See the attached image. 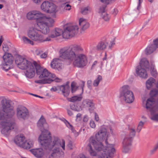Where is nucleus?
I'll use <instances>...</instances> for the list:
<instances>
[{
    "instance_id": "nucleus-1",
    "label": "nucleus",
    "mask_w": 158,
    "mask_h": 158,
    "mask_svg": "<svg viewBox=\"0 0 158 158\" xmlns=\"http://www.w3.org/2000/svg\"><path fill=\"white\" fill-rule=\"evenodd\" d=\"M46 123V120L43 116H41L38 121L37 125L42 131L39 138V140L42 147L44 149L52 150L50 158H58L60 157V148L61 147L63 150L65 149V142L64 139L61 140L57 137H54L51 141V134L47 131L44 130V124Z\"/></svg>"
},
{
    "instance_id": "nucleus-2",
    "label": "nucleus",
    "mask_w": 158,
    "mask_h": 158,
    "mask_svg": "<svg viewBox=\"0 0 158 158\" xmlns=\"http://www.w3.org/2000/svg\"><path fill=\"white\" fill-rule=\"evenodd\" d=\"M83 51V49L80 45L74 44L69 48L61 49L59 51V56L61 58L72 61L74 67L83 68L88 63L86 56L82 53Z\"/></svg>"
},
{
    "instance_id": "nucleus-3",
    "label": "nucleus",
    "mask_w": 158,
    "mask_h": 158,
    "mask_svg": "<svg viewBox=\"0 0 158 158\" xmlns=\"http://www.w3.org/2000/svg\"><path fill=\"white\" fill-rule=\"evenodd\" d=\"M1 103L2 110L0 111V127L2 133L7 135L9 131L15 127L14 121L11 118L15 112L13 107L5 98L2 100Z\"/></svg>"
},
{
    "instance_id": "nucleus-4",
    "label": "nucleus",
    "mask_w": 158,
    "mask_h": 158,
    "mask_svg": "<svg viewBox=\"0 0 158 158\" xmlns=\"http://www.w3.org/2000/svg\"><path fill=\"white\" fill-rule=\"evenodd\" d=\"M27 35L30 39L27 37H23V40L24 43L30 44L32 45L34 44L33 41L39 42H45V38L41 34L39 29L35 26L30 27L27 31Z\"/></svg>"
},
{
    "instance_id": "nucleus-5",
    "label": "nucleus",
    "mask_w": 158,
    "mask_h": 158,
    "mask_svg": "<svg viewBox=\"0 0 158 158\" xmlns=\"http://www.w3.org/2000/svg\"><path fill=\"white\" fill-rule=\"evenodd\" d=\"M36 74L39 75L40 78L42 80L35 81V82L39 84L50 83L54 80H56V76L49 72L46 69H43L40 65L35 66Z\"/></svg>"
},
{
    "instance_id": "nucleus-6",
    "label": "nucleus",
    "mask_w": 158,
    "mask_h": 158,
    "mask_svg": "<svg viewBox=\"0 0 158 158\" xmlns=\"http://www.w3.org/2000/svg\"><path fill=\"white\" fill-rule=\"evenodd\" d=\"M101 141H96L94 139V137L90 138L89 140V143L88 144L87 149L91 156H96L97 155L96 152L92 148V146L94 148V149L98 152H100L101 153V154H99L98 156L100 155H105L104 152L103 151H106V149L107 148V146L108 145H113L112 144H108L107 140V139L106 140L105 142L106 144V146L105 148H104L103 145Z\"/></svg>"
},
{
    "instance_id": "nucleus-7",
    "label": "nucleus",
    "mask_w": 158,
    "mask_h": 158,
    "mask_svg": "<svg viewBox=\"0 0 158 158\" xmlns=\"http://www.w3.org/2000/svg\"><path fill=\"white\" fill-rule=\"evenodd\" d=\"M54 20L50 17L44 16L40 20H38L37 25L39 27L40 32L46 35L50 31V28L54 26Z\"/></svg>"
},
{
    "instance_id": "nucleus-8",
    "label": "nucleus",
    "mask_w": 158,
    "mask_h": 158,
    "mask_svg": "<svg viewBox=\"0 0 158 158\" xmlns=\"http://www.w3.org/2000/svg\"><path fill=\"white\" fill-rule=\"evenodd\" d=\"M149 62L146 58L142 59L140 61L139 65L137 66L135 69L137 74L140 77L146 79L148 77L147 71L149 70Z\"/></svg>"
},
{
    "instance_id": "nucleus-9",
    "label": "nucleus",
    "mask_w": 158,
    "mask_h": 158,
    "mask_svg": "<svg viewBox=\"0 0 158 158\" xmlns=\"http://www.w3.org/2000/svg\"><path fill=\"white\" fill-rule=\"evenodd\" d=\"M120 94L121 96L123 97V99L126 102L131 103L134 101L133 93L130 90L128 85H124L121 88Z\"/></svg>"
},
{
    "instance_id": "nucleus-10",
    "label": "nucleus",
    "mask_w": 158,
    "mask_h": 158,
    "mask_svg": "<svg viewBox=\"0 0 158 158\" xmlns=\"http://www.w3.org/2000/svg\"><path fill=\"white\" fill-rule=\"evenodd\" d=\"M15 62L18 67L22 69H26L33 65L31 61L19 55L16 56Z\"/></svg>"
},
{
    "instance_id": "nucleus-11",
    "label": "nucleus",
    "mask_w": 158,
    "mask_h": 158,
    "mask_svg": "<svg viewBox=\"0 0 158 158\" xmlns=\"http://www.w3.org/2000/svg\"><path fill=\"white\" fill-rule=\"evenodd\" d=\"M77 26H68L65 27L63 33V37L65 39H69L74 36L78 31Z\"/></svg>"
},
{
    "instance_id": "nucleus-12",
    "label": "nucleus",
    "mask_w": 158,
    "mask_h": 158,
    "mask_svg": "<svg viewBox=\"0 0 158 158\" xmlns=\"http://www.w3.org/2000/svg\"><path fill=\"white\" fill-rule=\"evenodd\" d=\"M146 107L148 109H150L151 114H152L158 111V106L155 104V99L153 97H151L147 99L146 103Z\"/></svg>"
},
{
    "instance_id": "nucleus-13",
    "label": "nucleus",
    "mask_w": 158,
    "mask_h": 158,
    "mask_svg": "<svg viewBox=\"0 0 158 158\" xmlns=\"http://www.w3.org/2000/svg\"><path fill=\"white\" fill-rule=\"evenodd\" d=\"M43 14L37 10H33L29 12L27 14V17L29 20H36V23L38 20H40L44 17Z\"/></svg>"
},
{
    "instance_id": "nucleus-14",
    "label": "nucleus",
    "mask_w": 158,
    "mask_h": 158,
    "mask_svg": "<svg viewBox=\"0 0 158 158\" xmlns=\"http://www.w3.org/2000/svg\"><path fill=\"white\" fill-rule=\"evenodd\" d=\"M107 148L106 151H103L105 155H100L98 158H112L113 155L115 152V149L114 145H109L107 146Z\"/></svg>"
},
{
    "instance_id": "nucleus-15",
    "label": "nucleus",
    "mask_w": 158,
    "mask_h": 158,
    "mask_svg": "<svg viewBox=\"0 0 158 158\" xmlns=\"http://www.w3.org/2000/svg\"><path fill=\"white\" fill-rule=\"evenodd\" d=\"M62 33V30L59 28H56L51 31L50 34L45 38L46 41H51L52 39L61 35Z\"/></svg>"
},
{
    "instance_id": "nucleus-16",
    "label": "nucleus",
    "mask_w": 158,
    "mask_h": 158,
    "mask_svg": "<svg viewBox=\"0 0 158 158\" xmlns=\"http://www.w3.org/2000/svg\"><path fill=\"white\" fill-rule=\"evenodd\" d=\"M132 139L127 135L124 139L123 142V151L126 153L129 152L131 148Z\"/></svg>"
},
{
    "instance_id": "nucleus-17",
    "label": "nucleus",
    "mask_w": 158,
    "mask_h": 158,
    "mask_svg": "<svg viewBox=\"0 0 158 158\" xmlns=\"http://www.w3.org/2000/svg\"><path fill=\"white\" fill-rule=\"evenodd\" d=\"M36 65H39L35 62L34 63L33 65L29 68L28 67L25 69V74L27 77L29 78H31L35 76V69H36L35 66Z\"/></svg>"
},
{
    "instance_id": "nucleus-18",
    "label": "nucleus",
    "mask_w": 158,
    "mask_h": 158,
    "mask_svg": "<svg viewBox=\"0 0 158 158\" xmlns=\"http://www.w3.org/2000/svg\"><path fill=\"white\" fill-rule=\"evenodd\" d=\"M106 129L102 127L100 131L95 135V138L97 141H102L106 138Z\"/></svg>"
},
{
    "instance_id": "nucleus-19",
    "label": "nucleus",
    "mask_w": 158,
    "mask_h": 158,
    "mask_svg": "<svg viewBox=\"0 0 158 158\" xmlns=\"http://www.w3.org/2000/svg\"><path fill=\"white\" fill-rule=\"evenodd\" d=\"M17 115L19 118L25 119L28 115L27 110L24 107L17 108Z\"/></svg>"
},
{
    "instance_id": "nucleus-20",
    "label": "nucleus",
    "mask_w": 158,
    "mask_h": 158,
    "mask_svg": "<svg viewBox=\"0 0 158 158\" xmlns=\"http://www.w3.org/2000/svg\"><path fill=\"white\" fill-rule=\"evenodd\" d=\"M57 11V6L52 3L46 13L49 14L50 16V17L53 19L56 18Z\"/></svg>"
},
{
    "instance_id": "nucleus-21",
    "label": "nucleus",
    "mask_w": 158,
    "mask_h": 158,
    "mask_svg": "<svg viewBox=\"0 0 158 158\" xmlns=\"http://www.w3.org/2000/svg\"><path fill=\"white\" fill-rule=\"evenodd\" d=\"M51 66L52 68L57 69L59 70L61 69L63 67L61 61L59 58L53 59L51 62Z\"/></svg>"
},
{
    "instance_id": "nucleus-22",
    "label": "nucleus",
    "mask_w": 158,
    "mask_h": 158,
    "mask_svg": "<svg viewBox=\"0 0 158 158\" xmlns=\"http://www.w3.org/2000/svg\"><path fill=\"white\" fill-rule=\"evenodd\" d=\"M25 137L23 134H19L17 135L15 138L14 141L16 144L21 147L25 140Z\"/></svg>"
},
{
    "instance_id": "nucleus-23",
    "label": "nucleus",
    "mask_w": 158,
    "mask_h": 158,
    "mask_svg": "<svg viewBox=\"0 0 158 158\" xmlns=\"http://www.w3.org/2000/svg\"><path fill=\"white\" fill-rule=\"evenodd\" d=\"M5 63L12 64L13 62V58L11 54L5 53L3 56Z\"/></svg>"
},
{
    "instance_id": "nucleus-24",
    "label": "nucleus",
    "mask_w": 158,
    "mask_h": 158,
    "mask_svg": "<svg viewBox=\"0 0 158 158\" xmlns=\"http://www.w3.org/2000/svg\"><path fill=\"white\" fill-rule=\"evenodd\" d=\"M105 7L102 6L100 7L99 12L101 13V16L105 21H108L110 19V17L106 12L105 11Z\"/></svg>"
},
{
    "instance_id": "nucleus-25",
    "label": "nucleus",
    "mask_w": 158,
    "mask_h": 158,
    "mask_svg": "<svg viewBox=\"0 0 158 158\" xmlns=\"http://www.w3.org/2000/svg\"><path fill=\"white\" fill-rule=\"evenodd\" d=\"M82 105L84 107L92 108L94 106V104L92 100L85 99L83 100Z\"/></svg>"
},
{
    "instance_id": "nucleus-26",
    "label": "nucleus",
    "mask_w": 158,
    "mask_h": 158,
    "mask_svg": "<svg viewBox=\"0 0 158 158\" xmlns=\"http://www.w3.org/2000/svg\"><path fill=\"white\" fill-rule=\"evenodd\" d=\"M79 24L81 29L83 30H85L87 29L89 26V23L83 18H81L79 19Z\"/></svg>"
},
{
    "instance_id": "nucleus-27",
    "label": "nucleus",
    "mask_w": 158,
    "mask_h": 158,
    "mask_svg": "<svg viewBox=\"0 0 158 158\" xmlns=\"http://www.w3.org/2000/svg\"><path fill=\"white\" fill-rule=\"evenodd\" d=\"M60 89L65 97L69 96L70 93L69 87L68 85H61L60 87Z\"/></svg>"
},
{
    "instance_id": "nucleus-28",
    "label": "nucleus",
    "mask_w": 158,
    "mask_h": 158,
    "mask_svg": "<svg viewBox=\"0 0 158 158\" xmlns=\"http://www.w3.org/2000/svg\"><path fill=\"white\" fill-rule=\"evenodd\" d=\"M32 152L36 157L38 158L41 157L44 154L43 150L40 148L32 150Z\"/></svg>"
},
{
    "instance_id": "nucleus-29",
    "label": "nucleus",
    "mask_w": 158,
    "mask_h": 158,
    "mask_svg": "<svg viewBox=\"0 0 158 158\" xmlns=\"http://www.w3.org/2000/svg\"><path fill=\"white\" fill-rule=\"evenodd\" d=\"M52 2L48 1H45L43 2L41 6L42 10L46 12Z\"/></svg>"
},
{
    "instance_id": "nucleus-30",
    "label": "nucleus",
    "mask_w": 158,
    "mask_h": 158,
    "mask_svg": "<svg viewBox=\"0 0 158 158\" xmlns=\"http://www.w3.org/2000/svg\"><path fill=\"white\" fill-rule=\"evenodd\" d=\"M33 142L32 140L28 139L24 141L22 147L24 149H29L33 146Z\"/></svg>"
},
{
    "instance_id": "nucleus-31",
    "label": "nucleus",
    "mask_w": 158,
    "mask_h": 158,
    "mask_svg": "<svg viewBox=\"0 0 158 158\" xmlns=\"http://www.w3.org/2000/svg\"><path fill=\"white\" fill-rule=\"evenodd\" d=\"M156 49L155 46L153 44L148 45L145 50L146 55H149L152 53Z\"/></svg>"
},
{
    "instance_id": "nucleus-32",
    "label": "nucleus",
    "mask_w": 158,
    "mask_h": 158,
    "mask_svg": "<svg viewBox=\"0 0 158 158\" xmlns=\"http://www.w3.org/2000/svg\"><path fill=\"white\" fill-rule=\"evenodd\" d=\"M155 80L153 78H149L146 82V85L147 88L149 89L155 84Z\"/></svg>"
},
{
    "instance_id": "nucleus-33",
    "label": "nucleus",
    "mask_w": 158,
    "mask_h": 158,
    "mask_svg": "<svg viewBox=\"0 0 158 158\" xmlns=\"http://www.w3.org/2000/svg\"><path fill=\"white\" fill-rule=\"evenodd\" d=\"M151 119L154 120L158 121V114L153 115ZM158 149V142L155 145L154 148L151 150L152 153H153L156 152Z\"/></svg>"
},
{
    "instance_id": "nucleus-34",
    "label": "nucleus",
    "mask_w": 158,
    "mask_h": 158,
    "mask_svg": "<svg viewBox=\"0 0 158 158\" xmlns=\"http://www.w3.org/2000/svg\"><path fill=\"white\" fill-rule=\"evenodd\" d=\"M83 97L81 94L74 96L70 98V101L72 102L80 101L82 99Z\"/></svg>"
},
{
    "instance_id": "nucleus-35",
    "label": "nucleus",
    "mask_w": 158,
    "mask_h": 158,
    "mask_svg": "<svg viewBox=\"0 0 158 158\" xmlns=\"http://www.w3.org/2000/svg\"><path fill=\"white\" fill-rule=\"evenodd\" d=\"M102 80V77L101 76L99 75L98 77L93 82V85L95 87L97 86L100 82Z\"/></svg>"
},
{
    "instance_id": "nucleus-36",
    "label": "nucleus",
    "mask_w": 158,
    "mask_h": 158,
    "mask_svg": "<svg viewBox=\"0 0 158 158\" xmlns=\"http://www.w3.org/2000/svg\"><path fill=\"white\" fill-rule=\"evenodd\" d=\"M106 47V44L103 42L99 43L97 46V48L98 50H103L105 49Z\"/></svg>"
},
{
    "instance_id": "nucleus-37",
    "label": "nucleus",
    "mask_w": 158,
    "mask_h": 158,
    "mask_svg": "<svg viewBox=\"0 0 158 158\" xmlns=\"http://www.w3.org/2000/svg\"><path fill=\"white\" fill-rule=\"evenodd\" d=\"M129 134L128 135L129 137H131L132 139L135 135V129L133 128H129Z\"/></svg>"
},
{
    "instance_id": "nucleus-38",
    "label": "nucleus",
    "mask_w": 158,
    "mask_h": 158,
    "mask_svg": "<svg viewBox=\"0 0 158 158\" xmlns=\"http://www.w3.org/2000/svg\"><path fill=\"white\" fill-rule=\"evenodd\" d=\"M78 86L77 85L76 82H73L71 84V92L72 93H73L75 92L77 89Z\"/></svg>"
},
{
    "instance_id": "nucleus-39",
    "label": "nucleus",
    "mask_w": 158,
    "mask_h": 158,
    "mask_svg": "<svg viewBox=\"0 0 158 158\" xmlns=\"http://www.w3.org/2000/svg\"><path fill=\"white\" fill-rule=\"evenodd\" d=\"M66 126L69 128H70L72 132L73 133H75L76 132V131L74 129L73 127V126L71 125L69 122L67 121V120H66L65 122Z\"/></svg>"
},
{
    "instance_id": "nucleus-40",
    "label": "nucleus",
    "mask_w": 158,
    "mask_h": 158,
    "mask_svg": "<svg viewBox=\"0 0 158 158\" xmlns=\"http://www.w3.org/2000/svg\"><path fill=\"white\" fill-rule=\"evenodd\" d=\"M158 94V90L156 89H154L152 90L150 93V94L152 96V97H155Z\"/></svg>"
},
{
    "instance_id": "nucleus-41",
    "label": "nucleus",
    "mask_w": 158,
    "mask_h": 158,
    "mask_svg": "<svg viewBox=\"0 0 158 158\" xmlns=\"http://www.w3.org/2000/svg\"><path fill=\"white\" fill-rule=\"evenodd\" d=\"M144 123L140 121L139 123L137 129V131L138 132H139L140 131Z\"/></svg>"
},
{
    "instance_id": "nucleus-42",
    "label": "nucleus",
    "mask_w": 158,
    "mask_h": 158,
    "mask_svg": "<svg viewBox=\"0 0 158 158\" xmlns=\"http://www.w3.org/2000/svg\"><path fill=\"white\" fill-rule=\"evenodd\" d=\"M11 64H7L5 63L3 65V69L6 71L10 69Z\"/></svg>"
},
{
    "instance_id": "nucleus-43",
    "label": "nucleus",
    "mask_w": 158,
    "mask_h": 158,
    "mask_svg": "<svg viewBox=\"0 0 158 158\" xmlns=\"http://www.w3.org/2000/svg\"><path fill=\"white\" fill-rule=\"evenodd\" d=\"M89 8L88 7H85L83 9L81 10V13L84 15H85L89 11Z\"/></svg>"
},
{
    "instance_id": "nucleus-44",
    "label": "nucleus",
    "mask_w": 158,
    "mask_h": 158,
    "mask_svg": "<svg viewBox=\"0 0 158 158\" xmlns=\"http://www.w3.org/2000/svg\"><path fill=\"white\" fill-rule=\"evenodd\" d=\"M3 50L5 52H6L8 50V46L6 44H3L2 45Z\"/></svg>"
},
{
    "instance_id": "nucleus-45",
    "label": "nucleus",
    "mask_w": 158,
    "mask_h": 158,
    "mask_svg": "<svg viewBox=\"0 0 158 158\" xmlns=\"http://www.w3.org/2000/svg\"><path fill=\"white\" fill-rule=\"evenodd\" d=\"M47 52H45L40 55V57L41 58L44 59L47 57Z\"/></svg>"
},
{
    "instance_id": "nucleus-46",
    "label": "nucleus",
    "mask_w": 158,
    "mask_h": 158,
    "mask_svg": "<svg viewBox=\"0 0 158 158\" xmlns=\"http://www.w3.org/2000/svg\"><path fill=\"white\" fill-rule=\"evenodd\" d=\"M90 127L92 128H94L96 127V125L95 124L93 120L90 121L89 123Z\"/></svg>"
},
{
    "instance_id": "nucleus-47",
    "label": "nucleus",
    "mask_w": 158,
    "mask_h": 158,
    "mask_svg": "<svg viewBox=\"0 0 158 158\" xmlns=\"http://www.w3.org/2000/svg\"><path fill=\"white\" fill-rule=\"evenodd\" d=\"M73 158H86V157L83 154H81L79 155L74 156Z\"/></svg>"
},
{
    "instance_id": "nucleus-48",
    "label": "nucleus",
    "mask_w": 158,
    "mask_h": 158,
    "mask_svg": "<svg viewBox=\"0 0 158 158\" xmlns=\"http://www.w3.org/2000/svg\"><path fill=\"white\" fill-rule=\"evenodd\" d=\"M64 9L66 10H69L71 9V6L69 4H65Z\"/></svg>"
},
{
    "instance_id": "nucleus-49",
    "label": "nucleus",
    "mask_w": 158,
    "mask_h": 158,
    "mask_svg": "<svg viewBox=\"0 0 158 158\" xmlns=\"http://www.w3.org/2000/svg\"><path fill=\"white\" fill-rule=\"evenodd\" d=\"M154 66H153V69L152 67L151 68L150 71L152 74H156V70L154 69Z\"/></svg>"
},
{
    "instance_id": "nucleus-50",
    "label": "nucleus",
    "mask_w": 158,
    "mask_h": 158,
    "mask_svg": "<svg viewBox=\"0 0 158 158\" xmlns=\"http://www.w3.org/2000/svg\"><path fill=\"white\" fill-rule=\"evenodd\" d=\"M153 42L154 44H153L155 46L156 48H158V39H157L156 40H154Z\"/></svg>"
},
{
    "instance_id": "nucleus-51",
    "label": "nucleus",
    "mask_w": 158,
    "mask_h": 158,
    "mask_svg": "<svg viewBox=\"0 0 158 158\" xmlns=\"http://www.w3.org/2000/svg\"><path fill=\"white\" fill-rule=\"evenodd\" d=\"M42 52L41 50L39 49L36 50L35 51V53L36 55L37 56L40 55L41 54V53H42Z\"/></svg>"
},
{
    "instance_id": "nucleus-52",
    "label": "nucleus",
    "mask_w": 158,
    "mask_h": 158,
    "mask_svg": "<svg viewBox=\"0 0 158 158\" xmlns=\"http://www.w3.org/2000/svg\"><path fill=\"white\" fill-rule=\"evenodd\" d=\"M67 146L70 149H72V146H73L72 143V142L70 141L69 142Z\"/></svg>"
},
{
    "instance_id": "nucleus-53",
    "label": "nucleus",
    "mask_w": 158,
    "mask_h": 158,
    "mask_svg": "<svg viewBox=\"0 0 158 158\" xmlns=\"http://www.w3.org/2000/svg\"><path fill=\"white\" fill-rule=\"evenodd\" d=\"M143 2V0H139V4L137 6V9L139 10L140 8V7L141 6V4Z\"/></svg>"
},
{
    "instance_id": "nucleus-54",
    "label": "nucleus",
    "mask_w": 158,
    "mask_h": 158,
    "mask_svg": "<svg viewBox=\"0 0 158 158\" xmlns=\"http://www.w3.org/2000/svg\"><path fill=\"white\" fill-rule=\"evenodd\" d=\"M81 114L80 113H78L77 114L76 117L77 119L80 120L81 119Z\"/></svg>"
},
{
    "instance_id": "nucleus-55",
    "label": "nucleus",
    "mask_w": 158,
    "mask_h": 158,
    "mask_svg": "<svg viewBox=\"0 0 158 158\" xmlns=\"http://www.w3.org/2000/svg\"><path fill=\"white\" fill-rule=\"evenodd\" d=\"M95 119L96 121H98L99 119L98 115L96 113L95 114Z\"/></svg>"
},
{
    "instance_id": "nucleus-56",
    "label": "nucleus",
    "mask_w": 158,
    "mask_h": 158,
    "mask_svg": "<svg viewBox=\"0 0 158 158\" xmlns=\"http://www.w3.org/2000/svg\"><path fill=\"white\" fill-rule=\"evenodd\" d=\"M71 108L73 110L79 111V110H78L75 107V106L74 105H73L71 106Z\"/></svg>"
},
{
    "instance_id": "nucleus-57",
    "label": "nucleus",
    "mask_w": 158,
    "mask_h": 158,
    "mask_svg": "<svg viewBox=\"0 0 158 158\" xmlns=\"http://www.w3.org/2000/svg\"><path fill=\"white\" fill-rule=\"evenodd\" d=\"M118 10L117 9H114V11L113 13V14L115 16L118 13Z\"/></svg>"
},
{
    "instance_id": "nucleus-58",
    "label": "nucleus",
    "mask_w": 158,
    "mask_h": 158,
    "mask_svg": "<svg viewBox=\"0 0 158 158\" xmlns=\"http://www.w3.org/2000/svg\"><path fill=\"white\" fill-rule=\"evenodd\" d=\"M88 118L87 116H85L84 117L83 119V121L84 122H86L88 121Z\"/></svg>"
},
{
    "instance_id": "nucleus-59",
    "label": "nucleus",
    "mask_w": 158,
    "mask_h": 158,
    "mask_svg": "<svg viewBox=\"0 0 158 158\" xmlns=\"http://www.w3.org/2000/svg\"><path fill=\"white\" fill-rule=\"evenodd\" d=\"M4 39L2 36H1V38L0 39V47L1 46L2 42L3 41Z\"/></svg>"
},
{
    "instance_id": "nucleus-60",
    "label": "nucleus",
    "mask_w": 158,
    "mask_h": 158,
    "mask_svg": "<svg viewBox=\"0 0 158 158\" xmlns=\"http://www.w3.org/2000/svg\"><path fill=\"white\" fill-rule=\"evenodd\" d=\"M68 114L69 116H71L73 115V114L72 112L70 110H68Z\"/></svg>"
},
{
    "instance_id": "nucleus-61",
    "label": "nucleus",
    "mask_w": 158,
    "mask_h": 158,
    "mask_svg": "<svg viewBox=\"0 0 158 158\" xmlns=\"http://www.w3.org/2000/svg\"><path fill=\"white\" fill-rule=\"evenodd\" d=\"M81 87L82 88V90H83V87L84 86L85 82L83 81H82L81 82Z\"/></svg>"
},
{
    "instance_id": "nucleus-62",
    "label": "nucleus",
    "mask_w": 158,
    "mask_h": 158,
    "mask_svg": "<svg viewBox=\"0 0 158 158\" xmlns=\"http://www.w3.org/2000/svg\"><path fill=\"white\" fill-rule=\"evenodd\" d=\"M52 91H56L57 89L56 87H52L51 89Z\"/></svg>"
},
{
    "instance_id": "nucleus-63",
    "label": "nucleus",
    "mask_w": 158,
    "mask_h": 158,
    "mask_svg": "<svg viewBox=\"0 0 158 158\" xmlns=\"http://www.w3.org/2000/svg\"><path fill=\"white\" fill-rule=\"evenodd\" d=\"M109 0H100V1L103 3H108L107 1H109Z\"/></svg>"
},
{
    "instance_id": "nucleus-64",
    "label": "nucleus",
    "mask_w": 158,
    "mask_h": 158,
    "mask_svg": "<svg viewBox=\"0 0 158 158\" xmlns=\"http://www.w3.org/2000/svg\"><path fill=\"white\" fill-rule=\"evenodd\" d=\"M92 83V81L91 80H89L87 81V84L88 85H90Z\"/></svg>"
}]
</instances>
